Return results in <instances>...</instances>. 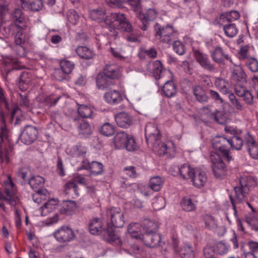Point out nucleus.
Masks as SVG:
<instances>
[{"label":"nucleus","mask_w":258,"mask_h":258,"mask_svg":"<svg viewBox=\"0 0 258 258\" xmlns=\"http://www.w3.org/2000/svg\"><path fill=\"white\" fill-rule=\"evenodd\" d=\"M123 148H125L128 151H135L137 148L135 139L132 136H130Z\"/></svg>","instance_id":"61"},{"label":"nucleus","mask_w":258,"mask_h":258,"mask_svg":"<svg viewBox=\"0 0 258 258\" xmlns=\"http://www.w3.org/2000/svg\"><path fill=\"white\" fill-rule=\"evenodd\" d=\"M76 52L81 58L90 59L93 58L94 54L92 49L83 46H79L76 49Z\"/></svg>","instance_id":"37"},{"label":"nucleus","mask_w":258,"mask_h":258,"mask_svg":"<svg viewBox=\"0 0 258 258\" xmlns=\"http://www.w3.org/2000/svg\"><path fill=\"white\" fill-rule=\"evenodd\" d=\"M107 215L110 217L112 225L115 227L121 228L124 224L123 212L119 208L113 207L107 211Z\"/></svg>","instance_id":"9"},{"label":"nucleus","mask_w":258,"mask_h":258,"mask_svg":"<svg viewBox=\"0 0 258 258\" xmlns=\"http://www.w3.org/2000/svg\"><path fill=\"white\" fill-rule=\"evenodd\" d=\"M249 47L248 45L241 46L238 52L239 58L244 61L251 57L249 54Z\"/></svg>","instance_id":"58"},{"label":"nucleus","mask_w":258,"mask_h":258,"mask_svg":"<svg viewBox=\"0 0 258 258\" xmlns=\"http://www.w3.org/2000/svg\"><path fill=\"white\" fill-rule=\"evenodd\" d=\"M77 209L76 203L74 201H64L62 202L61 208L59 210L60 213L70 215Z\"/></svg>","instance_id":"35"},{"label":"nucleus","mask_w":258,"mask_h":258,"mask_svg":"<svg viewBox=\"0 0 258 258\" xmlns=\"http://www.w3.org/2000/svg\"><path fill=\"white\" fill-rule=\"evenodd\" d=\"M44 179L40 176H34L30 178L29 180V184L31 188L36 191H39L43 188L44 184Z\"/></svg>","instance_id":"34"},{"label":"nucleus","mask_w":258,"mask_h":258,"mask_svg":"<svg viewBox=\"0 0 258 258\" xmlns=\"http://www.w3.org/2000/svg\"><path fill=\"white\" fill-rule=\"evenodd\" d=\"M244 62L245 66L251 72L253 73L258 72V61L255 58L251 56Z\"/></svg>","instance_id":"51"},{"label":"nucleus","mask_w":258,"mask_h":258,"mask_svg":"<svg viewBox=\"0 0 258 258\" xmlns=\"http://www.w3.org/2000/svg\"><path fill=\"white\" fill-rule=\"evenodd\" d=\"M64 191L67 194H70L71 191L72 190L76 197H78L80 196V194L78 191V187L74 178L68 181L65 183L64 185Z\"/></svg>","instance_id":"45"},{"label":"nucleus","mask_w":258,"mask_h":258,"mask_svg":"<svg viewBox=\"0 0 258 258\" xmlns=\"http://www.w3.org/2000/svg\"><path fill=\"white\" fill-rule=\"evenodd\" d=\"M38 131L32 125H26L21 133V140L24 143L29 145L35 141L37 137Z\"/></svg>","instance_id":"15"},{"label":"nucleus","mask_w":258,"mask_h":258,"mask_svg":"<svg viewBox=\"0 0 258 258\" xmlns=\"http://www.w3.org/2000/svg\"><path fill=\"white\" fill-rule=\"evenodd\" d=\"M48 191L46 189H42L39 191H36V192L33 195V200L34 202L39 204L42 201L46 199Z\"/></svg>","instance_id":"50"},{"label":"nucleus","mask_w":258,"mask_h":258,"mask_svg":"<svg viewBox=\"0 0 258 258\" xmlns=\"http://www.w3.org/2000/svg\"><path fill=\"white\" fill-rule=\"evenodd\" d=\"M145 233H154L157 230V224L154 221L149 219L145 220L143 223Z\"/></svg>","instance_id":"49"},{"label":"nucleus","mask_w":258,"mask_h":258,"mask_svg":"<svg viewBox=\"0 0 258 258\" xmlns=\"http://www.w3.org/2000/svg\"><path fill=\"white\" fill-rule=\"evenodd\" d=\"M228 145L232 149L240 150L244 144L243 140L238 135H235L228 139Z\"/></svg>","instance_id":"41"},{"label":"nucleus","mask_w":258,"mask_h":258,"mask_svg":"<svg viewBox=\"0 0 258 258\" xmlns=\"http://www.w3.org/2000/svg\"><path fill=\"white\" fill-rule=\"evenodd\" d=\"M4 193L9 200V204L12 206H15L19 202V199L16 196V187L13 183L10 176L3 182Z\"/></svg>","instance_id":"7"},{"label":"nucleus","mask_w":258,"mask_h":258,"mask_svg":"<svg viewBox=\"0 0 258 258\" xmlns=\"http://www.w3.org/2000/svg\"><path fill=\"white\" fill-rule=\"evenodd\" d=\"M215 85L221 93L224 94H229V83L226 80L220 78H217L215 82Z\"/></svg>","instance_id":"42"},{"label":"nucleus","mask_w":258,"mask_h":258,"mask_svg":"<svg viewBox=\"0 0 258 258\" xmlns=\"http://www.w3.org/2000/svg\"><path fill=\"white\" fill-rule=\"evenodd\" d=\"M205 226L209 229L216 227L217 224L214 218L210 215H206L205 217Z\"/></svg>","instance_id":"64"},{"label":"nucleus","mask_w":258,"mask_h":258,"mask_svg":"<svg viewBox=\"0 0 258 258\" xmlns=\"http://www.w3.org/2000/svg\"><path fill=\"white\" fill-rule=\"evenodd\" d=\"M120 75V71L116 67L106 65L103 74H99L97 77V86L99 89L102 90L110 87L114 84L112 80L118 78Z\"/></svg>","instance_id":"3"},{"label":"nucleus","mask_w":258,"mask_h":258,"mask_svg":"<svg viewBox=\"0 0 258 258\" xmlns=\"http://www.w3.org/2000/svg\"><path fill=\"white\" fill-rule=\"evenodd\" d=\"M74 63L71 61L62 60L60 62V69L63 70L64 73L70 74L74 68Z\"/></svg>","instance_id":"56"},{"label":"nucleus","mask_w":258,"mask_h":258,"mask_svg":"<svg viewBox=\"0 0 258 258\" xmlns=\"http://www.w3.org/2000/svg\"><path fill=\"white\" fill-rule=\"evenodd\" d=\"M70 120L75 125H77L80 134L87 137L91 134V128L89 123L81 118L78 115H71Z\"/></svg>","instance_id":"11"},{"label":"nucleus","mask_w":258,"mask_h":258,"mask_svg":"<svg viewBox=\"0 0 258 258\" xmlns=\"http://www.w3.org/2000/svg\"><path fill=\"white\" fill-rule=\"evenodd\" d=\"M156 38L161 42L170 44L172 41L177 38L178 31L170 25L162 26L158 23L154 25Z\"/></svg>","instance_id":"4"},{"label":"nucleus","mask_w":258,"mask_h":258,"mask_svg":"<svg viewBox=\"0 0 258 258\" xmlns=\"http://www.w3.org/2000/svg\"><path fill=\"white\" fill-rule=\"evenodd\" d=\"M105 14V10L103 8L99 9H94L89 12L90 17L93 20L98 22H101L104 20V22L107 24L105 20L110 14L106 17ZM107 25H109V28L110 29V33L109 34V36L112 37L113 39H115L118 35V33L114 30L116 24H114V23H109Z\"/></svg>","instance_id":"6"},{"label":"nucleus","mask_w":258,"mask_h":258,"mask_svg":"<svg viewBox=\"0 0 258 258\" xmlns=\"http://www.w3.org/2000/svg\"><path fill=\"white\" fill-rule=\"evenodd\" d=\"M211 160L212 162V169L217 178H222L226 174V167L223 161L218 154H212Z\"/></svg>","instance_id":"10"},{"label":"nucleus","mask_w":258,"mask_h":258,"mask_svg":"<svg viewBox=\"0 0 258 258\" xmlns=\"http://www.w3.org/2000/svg\"><path fill=\"white\" fill-rule=\"evenodd\" d=\"M202 110L204 112L207 114L211 119L214 120L217 123L221 124L225 122V117L222 112L217 111L213 112L207 107L203 108Z\"/></svg>","instance_id":"30"},{"label":"nucleus","mask_w":258,"mask_h":258,"mask_svg":"<svg viewBox=\"0 0 258 258\" xmlns=\"http://www.w3.org/2000/svg\"><path fill=\"white\" fill-rule=\"evenodd\" d=\"M13 18L16 23L15 27L19 26V24H23L25 21L24 14L20 9H16L13 13Z\"/></svg>","instance_id":"52"},{"label":"nucleus","mask_w":258,"mask_h":258,"mask_svg":"<svg viewBox=\"0 0 258 258\" xmlns=\"http://www.w3.org/2000/svg\"><path fill=\"white\" fill-rule=\"evenodd\" d=\"M163 94L168 98L173 97L177 93V89L173 81H166L162 87Z\"/></svg>","instance_id":"33"},{"label":"nucleus","mask_w":258,"mask_h":258,"mask_svg":"<svg viewBox=\"0 0 258 258\" xmlns=\"http://www.w3.org/2000/svg\"><path fill=\"white\" fill-rule=\"evenodd\" d=\"M223 29L224 31L225 35L229 37H233L235 36L238 33V29L236 25L233 23L224 25Z\"/></svg>","instance_id":"48"},{"label":"nucleus","mask_w":258,"mask_h":258,"mask_svg":"<svg viewBox=\"0 0 258 258\" xmlns=\"http://www.w3.org/2000/svg\"><path fill=\"white\" fill-rule=\"evenodd\" d=\"M244 145L250 157L254 160L258 159V143L248 133L245 135Z\"/></svg>","instance_id":"12"},{"label":"nucleus","mask_w":258,"mask_h":258,"mask_svg":"<svg viewBox=\"0 0 258 258\" xmlns=\"http://www.w3.org/2000/svg\"><path fill=\"white\" fill-rule=\"evenodd\" d=\"M142 227L138 223L130 224L128 226L127 231L132 237L135 238H141L142 235Z\"/></svg>","instance_id":"40"},{"label":"nucleus","mask_w":258,"mask_h":258,"mask_svg":"<svg viewBox=\"0 0 258 258\" xmlns=\"http://www.w3.org/2000/svg\"><path fill=\"white\" fill-rule=\"evenodd\" d=\"M192 92L196 100L201 103L207 102L208 97L205 90L199 85L195 86L192 88Z\"/></svg>","instance_id":"31"},{"label":"nucleus","mask_w":258,"mask_h":258,"mask_svg":"<svg viewBox=\"0 0 258 258\" xmlns=\"http://www.w3.org/2000/svg\"><path fill=\"white\" fill-rule=\"evenodd\" d=\"M215 249L218 253L223 255L228 252L229 246L224 242H219L216 244Z\"/></svg>","instance_id":"63"},{"label":"nucleus","mask_w":258,"mask_h":258,"mask_svg":"<svg viewBox=\"0 0 258 258\" xmlns=\"http://www.w3.org/2000/svg\"><path fill=\"white\" fill-rule=\"evenodd\" d=\"M165 206V200L162 197H155L153 199L152 206L155 210L158 211L163 209Z\"/></svg>","instance_id":"54"},{"label":"nucleus","mask_w":258,"mask_h":258,"mask_svg":"<svg viewBox=\"0 0 258 258\" xmlns=\"http://www.w3.org/2000/svg\"><path fill=\"white\" fill-rule=\"evenodd\" d=\"M228 97L234 109L238 110H242L243 109V105L238 99L236 98L233 93H229Z\"/></svg>","instance_id":"57"},{"label":"nucleus","mask_w":258,"mask_h":258,"mask_svg":"<svg viewBox=\"0 0 258 258\" xmlns=\"http://www.w3.org/2000/svg\"><path fill=\"white\" fill-rule=\"evenodd\" d=\"M145 134L147 143H154L158 141L160 138V132L157 127L152 124L146 125L145 128Z\"/></svg>","instance_id":"19"},{"label":"nucleus","mask_w":258,"mask_h":258,"mask_svg":"<svg viewBox=\"0 0 258 258\" xmlns=\"http://www.w3.org/2000/svg\"><path fill=\"white\" fill-rule=\"evenodd\" d=\"M234 67L232 69L231 80L232 83H246V75L240 65L234 62Z\"/></svg>","instance_id":"17"},{"label":"nucleus","mask_w":258,"mask_h":258,"mask_svg":"<svg viewBox=\"0 0 258 258\" xmlns=\"http://www.w3.org/2000/svg\"><path fill=\"white\" fill-rule=\"evenodd\" d=\"M157 15V12L154 9H149L147 10L145 14H140L139 17L142 23V25L141 26V29L143 31L147 30L149 21L154 20Z\"/></svg>","instance_id":"18"},{"label":"nucleus","mask_w":258,"mask_h":258,"mask_svg":"<svg viewBox=\"0 0 258 258\" xmlns=\"http://www.w3.org/2000/svg\"><path fill=\"white\" fill-rule=\"evenodd\" d=\"M58 204L57 199H51L43 205L41 208V215L46 216L48 214L53 211Z\"/></svg>","instance_id":"32"},{"label":"nucleus","mask_w":258,"mask_h":258,"mask_svg":"<svg viewBox=\"0 0 258 258\" xmlns=\"http://www.w3.org/2000/svg\"><path fill=\"white\" fill-rule=\"evenodd\" d=\"M102 226V222L99 218H94L91 219L88 224L90 232L95 235L99 234H101L102 236L103 235V231L105 229H103Z\"/></svg>","instance_id":"22"},{"label":"nucleus","mask_w":258,"mask_h":258,"mask_svg":"<svg viewBox=\"0 0 258 258\" xmlns=\"http://www.w3.org/2000/svg\"><path fill=\"white\" fill-rule=\"evenodd\" d=\"M174 168L176 169L177 171L172 173V174L175 176L179 173L182 178L184 179H191L196 170L187 164H183L180 167L174 166Z\"/></svg>","instance_id":"20"},{"label":"nucleus","mask_w":258,"mask_h":258,"mask_svg":"<svg viewBox=\"0 0 258 258\" xmlns=\"http://www.w3.org/2000/svg\"><path fill=\"white\" fill-rule=\"evenodd\" d=\"M105 22L107 24L116 22V26L122 31L127 32L125 36V39L130 42H140V34L139 31L134 29L132 24L127 20L125 15L121 13H112Z\"/></svg>","instance_id":"2"},{"label":"nucleus","mask_w":258,"mask_h":258,"mask_svg":"<svg viewBox=\"0 0 258 258\" xmlns=\"http://www.w3.org/2000/svg\"><path fill=\"white\" fill-rule=\"evenodd\" d=\"M104 172V166L99 162L93 161L91 162L89 174L90 176H97L101 175Z\"/></svg>","instance_id":"38"},{"label":"nucleus","mask_w":258,"mask_h":258,"mask_svg":"<svg viewBox=\"0 0 258 258\" xmlns=\"http://www.w3.org/2000/svg\"><path fill=\"white\" fill-rule=\"evenodd\" d=\"M130 135L124 132H119L113 138V142L117 148H123Z\"/></svg>","instance_id":"36"},{"label":"nucleus","mask_w":258,"mask_h":258,"mask_svg":"<svg viewBox=\"0 0 258 258\" xmlns=\"http://www.w3.org/2000/svg\"><path fill=\"white\" fill-rule=\"evenodd\" d=\"M102 237L105 240L109 242L114 243L117 245H121L122 243L119 235L111 228H107L104 230Z\"/></svg>","instance_id":"24"},{"label":"nucleus","mask_w":258,"mask_h":258,"mask_svg":"<svg viewBox=\"0 0 258 258\" xmlns=\"http://www.w3.org/2000/svg\"><path fill=\"white\" fill-rule=\"evenodd\" d=\"M211 56L213 60L220 65L225 64V60H229L233 63L232 59L228 54L224 52L222 48L217 46L213 50L210 51Z\"/></svg>","instance_id":"13"},{"label":"nucleus","mask_w":258,"mask_h":258,"mask_svg":"<svg viewBox=\"0 0 258 258\" xmlns=\"http://www.w3.org/2000/svg\"><path fill=\"white\" fill-rule=\"evenodd\" d=\"M152 66V72L154 77L156 79H159L161 78L162 74L165 72L163 70L161 61L158 60H155L153 62Z\"/></svg>","instance_id":"44"},{"label":"nucleus","mask_w":258,"mask_h":258,"mask_svg":"<svg viewBox=\"0 0 258 258\" xmlns=\"http://www.w3.org/2000/svg\"><path fill=\"white\" fill-rule=\"evenodd\" d=\"M246 84V83H233L234 86L235 92L237 96L239 97L242 96V95L244 94L245 91H247L245 86Z\"/></svg>","instance_id":"60"},{"label":"nucleus","mask_w":258,"mask_h":258,"mask_svg":"<svg viewBox=\"0 0 258 258\" xmlns=\"http://www.w3.org/2000/svg\"><path fill=\"white\" fill-rule=\"evenodd\" d=\"M78 112L81 118H92L95 115L94 109L88 105L78 104Z\"/></svg>","instance_id":"28"},{"label":"nucleus","mask_w":258,"mask_h":258,"mask_svg":"<svg viewBox=\"0 0 258 258\" xmlns=\"http://www.w3.org/2000/svg\"><path fill=\"white\" fill-rule=\"evenodd\" d=\"M179 255L181 258H194V252L192 246L188 244L182 246L179 251Z\"/></svg>","instance_id":"46"},{"label":"nucleus","mask_w":258,"mask_h":258,"mask_svg":"<svg viewBox=\"0 0 258 258\" xmlns=\"http://www.w3.org/2000/svg\"><path fill=\"white\" fill-rule=\"evenodd\" d=\"M183 210L186 212L194 211L196 208V201L189 197H184L181 201Z\"/></svg>","instance_id":"43"},{"label":"nucleus","mask_w":258,"mask_h":258,"mask_svg":"<svg viewBox=\"0 0 258 258\" xmlns=\"http://www.w3.org/2000/svg\"><path fill=\"white\" fill-rule=\"evenodd\" d=\"M143 239L147 246L150 247H155L159 245L161 238L160 235L155 232L145 233L143 235Z\"/></svg>","instance_id":"21"},{"label":"nucleus","mask_w":258,"mask_h":258,"mask_svg":"<svg viewBox=\"0 0 258 258\" xmlns=\"http://www.w3.org/2000/svg\"><path fill=\"white\" fill-rule=\"evenodd\" d=\"M110 7H120L122 4H127L134 11H136L140 7L139 0H106Z\"/></svg>","instance_id":"27"},{"label":"nucleus","mask_w":258,"mask_h":258,"mask_svg":"<svg viewBox=\"0 0 258 258\" xmlns=\"http://www.w3.org/2000/svg\"><path fill=\"white\" fill-rule=\"evenodd\" d=\"M23 26L16 27L17 33L15 36V42L16 45H23L25 42V35L22 30Z\"/></svg>","instance_id":"53"},{"label":"nucleus","mask_w":258,"mask_h":258,"mask_svg":"<svg viewBox=\"0 0 258 258\" xmlns=\"http://www.w3.org/2000/svg\"><path fill=\"white\" fill-rule=\"evenodd\" d=\"M173 48L174 51L179 55H183L185 53V45L179 41H174L173 44Z\"/></svg>","instance_id":"59"},{"label":"nucleus","mask_w":258,"mask_h":258,"mask_svg":"<svg viewBox=\"0 0 258 258\" xmlns=\"http://www.w3.org/2000/svg\"><path fill=\"white\" fill-rule=\"evenodd\" d=\"M194 55L197 61L202 68L209 71L214 70V64L211 62L207 54L199 50H194Z\"/></svg>","instance_id":"16"},{"label":"nucleus","mask_w":258,"mask_h":258,"mask_svg":"<svg viewBox=\"0 0 258 258\" xmlns=\"http://www.w3.org/2000/svg\"><path fill=\"white\" fill-rule=\"evenodd\" d=\"M164 181L160 176H155L150 179V187L155 191H159L163 184Z\"/></svg>","instance_id":"47"},{"label":"nucleus","mask_w":258,"mask_h":258,"mask_svg":"<svg viewBox=\"0 0 258 258\" xmlns=\"http://www.w3.org/2000/svg\"><path fill=\"white\" fill-rule=\"evenodd\" d=\"M155 150L160 156L167 155L170 157H173L176 154V148L172 142L166 143L160 142L155 147Z\"/></svg>","instance_id":"14"},{"label":"nucleus","mask_w":258,"mask_h":258,"mask_svg":"<svg viewBox=\"0 0 258 258\" xmlns=\"http://www.w3.org/2000/svg\"><path fill=\"white\" fill-rule=\"evenodd\" d=\"M191 180L194 186L200 188L205 185L207 181V177L204 171L196 169L191 178Z\"/></svg>","instance_id":"23"},{"label":"nucleus","mask_w":258,"mask_h":258,"mask_svg":"<svg viewBox=\"0 0 258 258\" xmlns=\"http://www.w3.org/2000/svg\"><path fill=\"white\" fill-rule=\"evenodd\" d=\"M228 143V139L222 136H217L212 139L213 147L222 154L224 160L229 162L233 158L230 154Z\"/></svg>","instance_id":"5"},{"label":"nucleus","mask_w":258,"mask_h":258,"mask_svg":"<svg viewBox=\"0 0 258 258\" xmlns=\"http://www.w3.org/2000/svg\"><path fill=\"white\" fill-rule=\"evenodd\" d=\"M100 132L104 136H111L114 133V128L112 124L109 123H105L101 127Z\"/></svg>","instance_id":"55"},{"label":"nucleus","mask_w":258,"mask_h":258,"mask_svg":"<svg viewBox=\"0 0 258 258\" xmlns=\"http://www.w3.org/2000/svg\"><path fill=\"white\" fill-rule=\"evenodd\" d=\"M22 5L31 11L38 12L40 11L42 7V0H20Z\"/></svg>","instance_id":"29"},{"label":"nucleus","mask_w":258,"mask_h":258,"mask_svg":"<svg viewBox=\"0 0 258 258\" xmlns=\"http://www.w3.org/2000/svg\"><path fill=\"white\" fill-rule=\"evenodd\" d=\"M117 124L122 128H127L132 124V117L126 112H120L115 117Z\"/></svg>","instance_id":"25"},{"label":"nucleus","mask_w":258,"mask_h":258,"mask_svg":"<svg viewBox=\"0 0 258 258\" xmlns=\"http://www.w3.org/2000/svg\"><path fill=\"white\" fill-rule=\"evenodd\" d=\"M31 82L30 75L26 72L21 73L19 78V85L21 90H26Z\"/></svg>","instance_id":"39"},{"label":"nucleus","mask_w":258,"mask_h":258,"mask_svg":"<svg viewBox=\"0 0 258 258\" xmlns=\"http://www.w3.org/2000/svg\"><path fill=\"white\" fill-rule=\"evenodd\" d=\"M67 18L70 23L75 25L78 21L79 16L74 10H70L67 14Z\"/></svg>","instance_id":"62"},{"label":"nucleus","mask_w":258,"mask_h":258,"mask_svg":"<svg viewBox=\"0 0 258 258\" xmlns=\"http://www.w3.org/2000/svg\"><path fill=\"white\" fill-rule=\"evenodd\" d=\"M53 236L57 241L64 243L73 240L75 238V233L69 227L63 226L54 232Z\"/></svg>","instance_id":"8"},{"label":"nucleus","mask_w":258,"mask_h":258,"mask_svg":"<svg viewBox=\"0 0 258 258\" xmlns=\"http://www.w3.org/2000/svg\"><path fill=\"white\" fill-rule=\"evenodd\" d=\"M256 185V182L253 177L250 176L241 177L239 180V184L234 188V197L229 195L232 205L234 207L236 204H242L245 203L252 211L254 212V208L247 201V196L249 192V188Z\"/></svg>","instance_id":"1"},{"label":"nucleus","mask_w":258,"mask_h":258,"mask_svg":"<svg viewBox=\"0 0 258 258\" xmlns=\"http://www.w3.org/2000/svg\"><path fill=\"white\" fill-rule=\"evenodd\" d=\"M105 100L110 104H116L121 102L122 97L121 93L115 90L106 92L104 96Z\"/></svg>","instance_id":"26"}]
</instances>
